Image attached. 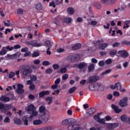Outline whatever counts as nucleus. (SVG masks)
Here are the masks:
<instances>
[{
    "label": "nucleus",
    "instance_id": "nucleus-9",
    "mask_svg": "<svg viewBox=\"0 0 130 130\" xmlns=\"http://www.w3.org/2000/svg\"><path fill=\"white\" fill-rule=\"evenodd\" d=\"M24 85L21 84H17V88L16 89V92L17 94H22L24 93Z\"/></svg>",
    "mask_w": 130,
    "mask_h": 130
},
{
    "label": "nucleus",
    "instance_id": "nucleus-20",
    "mask_svg": "<svg viewBox=\"0 0 130 130\" xmlns=\"http://www.w3.org/2000/svg\"><path fill=\"white\" fill-rule=\"evenodd\" d=\"M52 127L50 126H46L40 128H39L38 129H34L33 130H52Z\"/></svg>",
    "mask_w": 130,
    "mask_h": 130
},
{
    "label": "nucleus",
    "instance_id": "nucleus-13",
    "mask_svg": "<svg viewBox=\"0 0 130 130\" xmlns=\"http://www.w3.org/2000/svg\"><path fill=\"white\" fill-rule=\"evenodd\" d=\"M111 107L112 108V109H113L115 111V112H116V113H119L120 112H121V111H122V110H121V109H118V107L114 105V104H112L111 105Z\"/></svg>",
    "mask_w": 130,
    "mask_h": 130
},
{
    "label": "nucleus",
    "instance_id": "nucleus-37",
    "mask_svg": "<svg viewBox=\"0 0 130 130\" xmlns=\"http://www.w3.org/2000/svg\"><path fill=\"white\" fill-rule=\"evenodd\" d=\"M94 69H95L94 64H90L88 68V72H92V71H94Z\"/></svg>",
    "mask_w": 130,
    "mask_h": 130
},
{
    "label": "nucleus",
    "instance_id": "nucleus-10",
    "mask_svg": "<svg viewBox=\"0 0 130 130\" xmlns=\"http://www.w3.org/2000/svg\"><path fill=\"white\" fill-rule=\"evenodd\" d=\"M20 55H21V53L19 52L13 55L7 54V56L12 59H14V58H18V57H20Z\"/></svg>",
    "mask_w": 130,
    "mask_h": 130
},
{
    "label": "nucleus",
    "instance_id": "nucleus-29",
    "mask_svg": "<svg viewBox=\"0 0 130 130\" xmlns=\"http://www.w3.org/2000/svg\"><path fill=\"white\" fill-rule=\"evenodd\" d=\"M67 11L70 15H73V14H75V9L73 8H68Z\"/></svg>",
    "mask_w": 130,
    "mask_h": 130
},
{
    "label": "nucleus",
    "instance_id": "nucleus-18",
    "mask_svg": "<svg viewBox=\"0 0 130 130\" xmlns=\"http://www.w3.org/2000/svg\"><path fill=\"white\" fill-rule=\"evenodd\" d=\"M43 44L42 43H38L37 41H34V47H40L43 46Z\"/></svg>",
    "mask_w": 130,
    "mask_h": 130
},
{
    "label": "nucleus",
    "instance_id": "nucleus-38",
    "mask_svg": "<svg viewBox=\"0 0 130 130\" xmlns=\"http://www.w3.org/2000/svg\"><path fill=\"white\" fill-rule=\"evenodd\" d=\"M109 53L111 56H114V55H115V54L117 53V51L115 50H112L110 51Z\"/></svg>",
    "mask_w": 130,
    "mask_h": 130
},
{
    "label": "nucleus",
    "instance_id": "nucleus-53",
    "mask_svg": "<svg viewBox=\"0 0 130 130\" xmlns=\"http://www.w3.org/2000/svg\"><path fill=\"white\" fill-rule=\"evenodd\" d=\"M64 51L65 50L63 48H60L57 50V52H58V53H61V52H64Z\"/></svg>",
    "mask_w": 130,
    "mask_h": 130
},
{
    "label": "nucleus",
    "instance_id": "nucleus-14",
    "mask_svg": "<svg viewBox=\"0 0 130 130\" xmlns=\"http://www.w3.org/2000/svg\"><path fill=\"white\" fill-rule=\"evenodd\" d=\"M0 100L1 101H3V102H9V101H10V100H11V99H10V98L7 97L6 95H2L0 97Z\"/></svg>",
    "mask_w": 130,
    "mask_h": 130
},
{
    "label": "nucleus",
    "instance_id": "nucleus-48",
    "mask_svg": "<svg viewBox=\"0 0 130 130\" xmlns=\"http://www.w3.org/2000/svg\"><path fill=\"white\" fill-rule=\"evenodd\" d=\"M42 64L43 66H50V62L48 61H44L42 62Z\"/></svg>",
    "mask_w": 130,
    "mask_h": 130
},
{
    "label": "nucleus",
    "instance_id": "nucleus-35",
    "mask_svg": "<svg viewBox=\"0 0 130 130\" xmlns=\"http://www.w3.org/2000/svg\"><path fill=\"white\" fill-rule=\"evenodd\" d=\"M38 115V112L35 111H33L31 113V115L30 116V118H33V117H34L35 116H37Z\"/></svg>",
    "mask_w": 130,
    "mask_h": 130
},
{
    "label": "nucleus",
    "instance_id": "nucleus-6",
    "mask_svg": "<svg viewBox=\"0 0 130 130\" xmlns=\"http://www.w3.org/2000/svg\"><path fill=\"white\" fill-rule=\"evenodd\" d=\"M128 100V98L127 97L125 96L123 98L122 100H121L119 102V105L121 107H126L127 106V101Z\"/></svg>",
    "mask_w": 130,
    "mask_h": 130
},
{
    "label": "nucleus",
    "instance_id": "nucleus-16",
    "mask_svg": "<svg viewBox=\"0 0 130 130\" xmlns=\"http://www.w3.org/2000/svg\"><path fill=\"white\" fill-rule=\"evenodd\" d=\"M42 123V120L41 119H36L32 121V124L34 125H40Z\"/></svg>",
    "mask_w": 130,
    "mask_h": 130
},
{
    "label": "nucleus",
    "instance_id": "nucleus-11",
    "mask_svg": "<svg viewBox=\"0 0 130 130\" xmlns=\"http://www.w3.org/2000/svg\"><path fill=\"white\" fill-rule=\"evenodd\" d=\"M118 54H121L122 57L124 58L127 57V55H128V53L126 52L125 50H121L118 52Z\"/></svg>",
    "mask_w": 130,
    "mask_h": 130
},
{
    "label": "nucleus",
    "instance_id": "nucleus-28",
    "mask_svg": "<svg viewBox=\"0 0 130 130\" xmlns=\"http://www.w3.org/2000/svg\"><path fill=\"white\" fill-rule=\"evenodd\" d=\"M9 109H11V108H10V105H8V104L4 105V110L2 111V112L3 113L6 112L7 110H9Z\"/></svg>",
    "mask_w": 130,
    "mask_h": 130
},
{
    "label": "nucleus",
    "instance_id": "nucleus-12",
    "mask_svg": "<svg viewBox=\"0 0 130 130\" xmlns=\"http://www.w3.org/2000/svg\"><path fill=\"white\" fill-rule=\"evenodd\" d=\"M95 112H96V109L92 108L87 110L86 114H87V115H91L95 113Z\"/></svg>",
    "mask_w": 130,
    "mask_h": 130
},
{
    "label": "nucleus",
    "instance_id": "nucleus-39",
    "mask_svg": "<svg viewBox=\"0 0 130 130\" xmlns=\"http://www.w3.org/2000/svg\"><path fill=\"white\" fill-rule=\"evenodd\" d=\"M69 124H73L76 123V121L74 118H69L68 119Z\"/></svg>",
    "mask_w": 130,
    "mask_h": 130
},
{
    "label": "nucleus",
    "instance_id": "nucleus-23",
    "mask_svg": "<svg viewBox=\"0 0 130 130\" xmlns=\"http://www.w3.org/2000/svg\"><path fill=\"white\" fill-rule=\"evenodd\" d=\"M44 46L48 47V48H51V42L50 41H46L44 43Z\"/></svg>",
    "mask_w": 130,
    "mask_h": 130
},
{
    "label": "nucleus",
    "instance_id": "nucleus-8",
    "mask_svg": "<svg viewBox=\"0 0 130 130\" xmlns=\"http://www.w3.org/2000/svg\"><path fill=\"white\" fill-rule=\"evenodd\" d=\"M26 109L27 110L29 114H32V112H33V111H36V107H35L34 105L32 104H30L29 106L27 107Z\"/></svg>",
    "mask_w": 130,
    "mask_h": 130
},
{
    "label": "nucleus",
    "instance_id": "nucleus-7",
    "mask_svg": "<svg viewBox=\"0 0 130 130\" xmlns=\"http://www.w3.org/2000/svg\"><path fill=\"white\" fill-rule=\"evenodd\" d=\"M93 118L94 119L97 121V122L104 124V125L105 126V124H106L107 123L105 122V118H100V117H99V115H94Z\"/></svg>",
    "mask_w": 130,
    "mask_h": 130
},
{
    "label": "nucleus",
    "instance_id": "nucleus-4",
    "mask_svg": "<svg viewBox=\"0 0 130 130\" xmlns=\"http://www.w3.org/2000/svg\"><path fill=\"white\" fill-rule=\"evenodd\" d=\"M39 118L43 121L48 120L49 118V112H45L42 114H39Z\"/></svg>",
    "mask_w": 130,
    "mask_h": 130
},
{
    "label": "nucleus",
    "instance_id": "nucleus-22",
    "mask_svg": "<svg viewBox=\"0 0 130 130\" xmlns=\"http://www.w3.org/2000/svg\"><path fill=\"white\" fill-rule=\"evenodd\" d=\"M14 123H15L16 124H18V125L22 124V121L18 118H14Z\"/></svg>",
    "mask_w": 130,
    "mask_h": 130
},
{
    "label": "nucleus",
    "instance_id": "nucleus-44",
    "mask_svg": "<svg viewBox=\"0 0 130 130\" xmlns=\"http://www.w3.org/2000/svg\"><path fill=\"white\" fill-rule=\"evenodd\" d=\"M25 44H26V45H31V46H34V41H32L30 42L26 41L25 42Z\"/></svg>",
    "mask_w": 130,
    "mask_h": 130
},
{
    "label": "nucleus",
    "instance_id": "nucleus-30",
    "mask_svg": "<svg viewBox=\"0 0 130 130\" xmlns=\"http://www.w3.org/2000/svg\"><path fill=\"white\" fill-rule=\"evenodd\" d=\"M15 75H16V73L15 72H13L11 71L8 74V78H9V79H12L14 78V77H15Z\"/></svg>",
    "mask_w": 130,
    "mask_h": 130
},
{
    "label": "nucleus",
    "instance_id": "nucleus-63",
    "mask_svg": "<svg viewBox=\"0 0 130 130\" xmlns=\"http://www.w3.org/2000/svg\"><path fill=\"white\" fill-rule=\"evenodd\" d=\"M116 0H109V5H114Z\"/></svg>",
    "mask_w": 130,
    "mask_h": 130
},
{
    "label": "nucleus",
    "instance_id": "nucleus-61",
    "mask_svg": "<svg viewBox=\"0 0 130 130\" xmlns=\"http://www.w3.org/2000/svg\"><path fill=\"white\" fill-rule=\"evenodd\" d=\"M104 64H105V62H104L103 60L100 61L99 62V66H100V67H103Z\"/></svg>",
    "mask_w": 130,
    "mask_h": 130
},
{
    "label": "nucleus",
    "instance_id": "nucleus-62",
    "mask_svg": "<svg viewBox=\"0 0 130 130\" xmlns=\"http://www.w3.org/2000/svg\"><path fill=\"white\" fill-rule=\"evenodd\" d=\"M49 7H53V8H55V3H54V2L52 1L51 2H50Z\"/></svg>",
    "mask_w": 130,
    "mask_h": 130
},
{
    "label": "nucleus",
    "instance_id": "nucleus-59",
    "mask_svg": "<svg viewBox=\"0 0 130 130\" xmlns=\"http://www.w3.org/2000/svg\"><path fill=\"white\" fill-rule=\"evenodd\" d=\"M69 78V75L68 74H63L62 77V80L63 81L67 80Z\"/></svg>",
    "mask_w": 130,
    "mask_h": 130
},
{
    "label": "nucleus",
    "instance_id": "nucleus-19",
    "mask_svg": "<svg viewBox=\"0 0 130 130\" xmlns=\"http://www.w3.org/2000/svg\"><path fill=\"white\" fill-rule=\"evenodd\" d=\"M81 44L78 43L75 44L72 47V49L73 50H77V49H80V48L81 47Z\"/></svg>",
    "mask_w": 130,
    "mask_h": 130
},
{
    "label": "nucleus",
    "instance_id": "nucleus-31",
    "mask_svg": "<svg viewBox=\"0 0 130 130\" xmlns=\"http://www.w3.org/2000/svg\"><path fill=\"white\" fill-rule=\"evenodd\" d=\"M28 117H27V116H24L23 118H22V120L24 122V124L25 125H28Z\"/></svg>",
    "mask_w": 130,
    "mask_h": 130
},
{
    "label": "nucleus",
    "instance_id": "nucleus-1",
    "mask_svg": "<svg viewBox=\"0 0 130 130\" xmlns=\"http://www.w3.org/2000/svg\"><path fill=\"white\" fill-rule=\"evenodd\" d=\"M20 74L24 79L29 77L32 74V69L30 67L26 65H21L19 67Z\"/></svg>",
    "mask_w": 130,
    "mask_h": 130
},
{
    "label": "nucleus",
    "instance_id": "nucleus-41",
    "mask_svg": "<svg viewBox=\"0 0 130 130\" xmlns=\"http://www.w3.org/2000/svg\"><path fill=\"white\" fill-rule=\"evenodd\" d=\"M45 100L47 102H48V104H51L52 103V98L51 97H48L46 98Z\"/></svg>",
    "mask_w": 130,
    "mask_h": 130
},
{
    "label": "nucleus",
    "instance_id": "nucleus-56",
    "mask_svg": "<svg viewBox=\"0 0 130 130\" xmlns=\"http://www.w3.org/2000/svg\"><path fill=\"white\" fill-rule=\"evenodd\" d=\"M32 57H36L39 56V53L38 52H34L32 54Z\"/></svg>",
    "mask_w": 130,
    "mask_h": 130
},
{
    "label": "nucleus",
    "instance_id": "nucleus-5",
    "mask_svg": "<svg viewBox=\"0 0 130 130\" xmlns=\"http://www.w3.org/2000/svg\"><path fill=\"white\" fill-rule=\"evenodd\" d=\"M105 127L107 128L108 130H113L115 127H117L118 126V123H107L105 125Z\"/></svg>",
    "mask_w": 130,
    "mask_h": 130
},
{
    "label": "nucleus",
    "instance_id": "nucleus-25",
    "mask_svg": "<svg viewBox=\"0 0 130 130\" xmlns=\"http://www.w3.org/2000/svg\"><path fill=\"white\" fill-rule=\"evenodd\" d=\"M102 84L97 83L94 84V88L95 90H100V88H102Z\"/></svg>",
    "mask_w": 130,
    "mask_h": 130
},
{
    "label": "nucleus",
    "instance_id": "nucleus-45",
    "mask_svg": "<svg viewBox=\"0 0 130 130\" xmlns=\"http://www.w3.org/2000/svg\"><path fill=\"white\" fill-rule=\"evenodd\" d=\"M94 7L96 8L98 10H100V9H101V4L100 3H95L94 5Z\"/></svg>",
    "mask_w": 130,
    "mask_h": 130
},
{
    "label": "nucleus",
    "instance_id": "nucleus-32",
    "mask_svg": "<svg viewBox=\"0 0 130 130\" xmlns=\"http://www.w3.org/2000/svg\"><path fill=\"white\" fill-rule=\"evenodd\" d=\"M107 46H108V44L106 43L101 44L100 45V49H102L103 50H104V49H105V48H106Z\"/></svg>",
    "mask_w": 130,
    "mask_h": 130
},
{
    "label": "nucleus",
    "instance_id": "nucleus-2",
    "mask_svg": "<svg viewBox=\"0 0 130 130\" xmlns=\"http://www.w3.org/2000/svg\"><path fill=\"white\" fill-rule=\"evenodd\" d=\"M67 60L70 62H76L80 60L79 55L70 54L67 57Z\"/></svg>",
    "mask_w": 130,
    "mask_h": 130
},
{
    "label": "nucleus",
    "instance_id": "nucleus-47",
    "mask_svg": "<svg viewBox=\"0 0 130 130\" xmlns=\"http://www.w3.org/2000/svg\"><path fill=\"white\" fill-rule=\"evenodd\" d=\"M111 72V69H108V70H106L105 72H103L102 73V75L104 76L105 75H108Z\"/></svg>",
    "mask_w": 130,
    "mask_h": 130
},
{
    "label": "nucleus",
    "instance_id": "nucleus-33",
    "mask_svg": "<svg viewBox=\"0 0 130 130\" xmlns=\"http://www.w3.org/2000/svg\"><path fill=\"white\" fill-rule=\"evenodd\" d=\"M120 118H121V120H122V121H125V120L127 118V117L125 115H123L122 116H121ZM127 120H128L130 122V118H128Z\"/></svg>",
    "mask_w": 130,
    "mask_h": 130
},
{
    "label": "nucleus",
    "instance_id": "nucleus-51",
    "mask_svg": "<svg viewBox=\"0 0 130 130\" xmlns=\"http://www.w3.org/2000/svg\"><path fill=\"white\" fill-rule=\"evenodd\" d=\"M17 13L19 15H22L23 14V13H24V10L22 9H19L17 10Z\"/></svg>",
    "mask_w": 130,
    "mask_h": 130
},
{
    "label": "nucleus",
    "instance_id": "nucleus-60",
    "mask_svg": "<svg viewBox=\"0 0 130 130\" xmlns=\"http://www.w3.org/2000/svg\"><path fill=\"white\" fill-rule=\"evenodd\" d=\"M52 67L53 68L54 70H57L59 68V65L57 64H54L52 66Z\"/></svg>",
    "mask_w": 130,
    "mask_h": 130
},
{
    "label": "nucleus",
    "instance_id": "nucleus-24",
    "mask_svg": "<svg viewBox=\"0 0 130 130\" xmlns=\"http://www.w3.org/2000/svg\"><path fill=\"white\" fill-rule=\"evenodd\" d=\"M115 86L116 90H117V91H119L120 89H121V83H120V82H117L115 83Z\"/></svg>",
    "mask_w": 130,
    "mask_h": 130
},
{
    "label": "nucleus",
    "instance_id": "nucleus-3",
    "mask_svg": "<svg viewBox=\"0 0 130 130\" xmlns=\"http://www.w3.org/2000/svg\"><path fill=\"white\" fill-rule=\"evenodd\" d=\"M100 79V78L99 77V76H89L87 79V82L86 84H92L93 83H95V82H97V81H99Z\"/></svg>",
    "mask_w": 130,
    "mask_h": 130
},
{
    "label": "nucleus",
    "instance_id": "nucleus-50",
    "mask_svg": "<svg viewBox=\"0 0 130 130\" xmlns=\"http://www.w3.org/2000/svg\"><path fill=\"white\" fill-rule=\"evenodd\" d=\"M102 3L104 4V5H105L106 6H107L109 5V0H101Z\"/></svg>",
    "mask_w": 130,
    "mask_h": 130
},
{
    "label": "nucleus",
    "instance_id": "nucleus-36",
    "mask_svg": "<svg viewBox=\"0 0 130 130\" xmlns=\"http://www.w3.org/2000/svg\"><path fill=\"white\" fill-rule=\"evenodd\" d=\"M124 26H123V29H125V28H126L127 29V28H128L129 27V26H128V24H129V21L128 20H126L124 22Z\"/></svg>",
    "mask_w": 130,
    "mask_h": 130
},
{
    "label": "nucleus",
    "instance_id": "nucleus-42",
    "mask_svg": "<svg viewBox=\"0 0 130 130\" xmlns=\"http://www.w3.org/2000/svg\"><path fill=\"white\" fill-rule=\"evenodd\" d=\"M62 124L63 125H68V124H70L69 122V119H64L62 121Z\"/></svg>",
    "mask_w": 130,
    "mask_h": 130
},
{
    "label": "nucleus",
    "instance_id": "nucleus-49",
    "mask_svg": "<svg viewBox=\"0 0 130 130\" xmlns=\"http://www.w3.org/2000/svg\"><path fill=\"white\" fill-rule=\"evenodd\" d=\"M105 63L106 64H110L111 63H112V60L109 58L105 61Z\"/></svg>",
    "mask_w": 130,
    "mask_h": 130
},
{
    "label": "nucleus",
    "instance_id": "nucleus-40",
    "mask_svg": "<svg viewBox=\"0 0 130 130\" xmlns=\"http://www.w3.org/2000/svg\"><path fill=\"white\" fill-rule=\"evenodd\" d=\"M76 89H77V88L76 87H73L71 88H70L68 91L69 94H72V93H74V92H75V91H76Z\"/></svg>",
    "mask_w": 130,
    "mask_h": 130
},
{
    "label": "nucleus",
    "instance_id": "nucleus-58",
    "mask_svg": "<svg viewBox=\"0 0 130 130\" xmlns=\"http://www.w3.org/2000/svg\"><path fill=\"white\" fill-rule=\"evenodd\" d=\"M67 71L68 70L66 68H62L60 69V72L61 74H66Z\"/></svg>",
    "mask_w": 130,
    "mask_h": 130
},
{
    "label": "nucleus",
    "instance_id": "nucleus-26",
    "mask_svg": "<svg viewBox=\"0 0 130 130\" xmlns=\"http://www.w3.org/2000/svg\"><path fill=\"white\" fill-rule=\"evenodd\" d=\"M36 8L38 11H41L42 9H43V6H42V4L41 3H39L36 5Z\"/></svg>",
    "mask_w": 130,
    "mask_h": 130
},
{
    "label": "nucleus",
    "instance_id": "nucleus-64",
    "mask_svg": "<svg viewBox=\"0 0 130 130\" xmlns=\"http://www.w3.org/2000/svg\"><path fill=\"white\" fill-rule=\"evenodd\" d=\"M46 74H51L52 73V70L50 68L47 69L46 70Z\"/></svg>",
    "mask_w": 130,
    "mask_h": 130
},
{
    "label": "nucleus",
    "instance_id": "nucleus-34",
    "mask_svg": "<svg viewBox=\"0 0 130 130\" xmlns=\"http://www.w3.org/2000/svg\"><path fill=\"white\" fill-rule=\"evenodd\" d=\"M63 21L64 22H65V23H67V24H70V23H71V22L72 21V18L66 17L64 18Z\"/></svg>",
    "mask_w": 130,
    "mask_h": 130
},
{
    "label": "nucleus",
    "instance_id": "nucleus-54",
    "mask_svg": "<svg viewBox=\"0 0 130 130\" xmlns=\"http://www.w3.org/2000/svg\"><path fill=\"white\" fill-rule=\"evenodd\" d=\"M113 95L114 96V97H119L120 93L118 91H114Z\"/></svg>",
    "mask_w": 130,
    "mask_h": 130
},
{
    "label": "nucleus",
    "instance_id": "nucleus-17",
    "mask_svg": "<svg viewBox=\"0 0 130 130\" xmlns=\"http://www.w3.org/2000/svg\"><path fill=\"white\" fill-rule=\"evenodd\" d=\"M46 109L45 108V106H41L39 108V111L40 112V114L46 112Z\"/></svg>",
    "mask_w": 130,
    "mask_h": 130
},
{
    "label": "nucleus",
    "instance_id": "nucleus-46",
    "mask_svg": "<svg viewBox=\"0 0 130 130\" xmlns=\"http://www.w3.org/2000/svg\"><path fill=\"white\" fill-rule=\"evenodd\" d=\"M89 89L90 91H95L94 84H91L89 86Z\"/></svg>",
    "mask_w": 130,
    "mask_h": 130
},
{
    "label": "nucleus",
    "instance_id": "nucleus-15",
    "mask_svg": "<svg viewBox=\"0 0 130 130\" xmlns=\"http://www.w3.org/2000/svg\"><path fill=\"white\" fill-rule=\"evenodd\" d=\"M68 130H79L80 128L79 126H76V125H70L68 127Z\"/></svg>",
    "mask_w": 130,
    "mask_h": 130
},
{
    "label": "nucleus",
    "instance_id": "nucleus-52",
    "mask_svg": "<svg viewBox=\"0 0 130 130\" xmlns=\"http://www.w3.org/2000/svg\"><path fill=\"white\" fill-rule=\"evenodd\" d=\"M89 24L91 26H95V25H97V21L93 20L89 22Z\"/></svg>",
    "mask_w": 130,
    "mask_h": 130
},
{
    "label": "nucleus",
    "instance_id": "nucleus-43",
    "mask_svg": "<svg viewBox=\"0 0 130 130\" xmlns=\"http://www.w3.org/2000/svg\"><path fill=\"white\" fill-rule=\"evenodd\" d=\"M5 48V50H8V51H12V50H13L14 47H10V46H8L6 47H4Z\"/></svg>",
    "mask_w": 130,
    "mask_h": 130
},
{
    "label": "nucleus",
    "instance_id": "nucleus-55",
    "mask_svg": "<svg viewBox=\"0 0 130 130\" xmlns=\"http://www.w3.org/2000/svg\"><path fill=\"white\" fill-rule=\"evenodd\" d=\"M105 119H106V121H109L112 119V118L110 116L108 115L105 117Z\"/></svg>",
    "mask_w": 130,
    "mask_h": 130
},
{
    "label": "nucleus",
    "instance_id": "nucleus-57",
    "mask_svg": "<svg viewBox=\"0 0 130 130\" xmlns=\"http://www.w3.org/2000/svg\"><path fill=\"white\" fill-rule=\"evenodd\" d=\"M4 121L5 123H9L11 121V119L9 117H6L5 118Z\"/></svg>",
    "mask_w": 130,
    "mask_h": 130
},
{
    "label": "nucleus",
    "instance_id": "nucleus-27",
    "mask_svg": "<svg viewBox=\"0 0 130 130\" xmlns=\"http://www.w3.org/2000/svg\"><path fill=\"white\" fill-rule=\"evenodd\" d=\"M7 50H6V48L5 47H2V50L0 51V55H5L7 54Z\"/></svg>",
    "mask_w": 130,
    "mask_h": 130
},
{
    "label": "nucleus",
    "instance_id": "nucleus-21",
    "mask_svg": "<svg viewBox=\"0 0 130 130\" xmlns=\"http://www.w3.org/2000/svg\"><path fill=\"white\" fill-rule=\"evenodd\" d=\"M87 65L85 62H81L78 64V69H84V68H87Z\"/></svg>",
    "mask_w": 130,
    "mask_h": 130
}]
</instances>
